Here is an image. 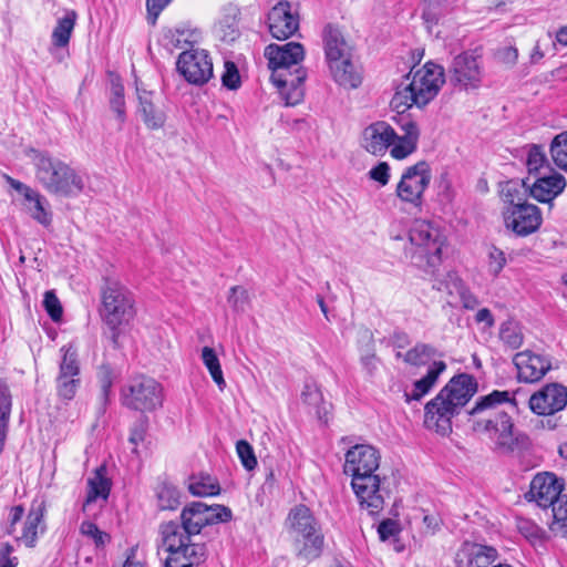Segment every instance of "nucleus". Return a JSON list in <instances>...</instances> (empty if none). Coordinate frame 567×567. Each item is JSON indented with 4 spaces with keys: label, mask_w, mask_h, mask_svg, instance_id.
I'll return each mask as SVG.
<instances>
[{
    "label": "nucleus",
    "mask_w": 567,
    "mask_h": 567,
    "mask_svg": "<svg viewBox=\"0 0 567 567\" xmlns=\"http://www.w3.org/2000/svg\"><path fill=\"white\" fill-rule=\"evenodd\" d=\"M516 404L508 391H493L480 398L470 411V422L477 433L487 434L495 450L508 454L528 446V437L514 431V423L507 412L499 409L502 403Z\"/></svg>",
    "instance_id": "obj_1"
},
{
    "label": "nucleus",
    "mask_w": 567,
    "mask_h": 567,
    "mask_svg": "<svg viewBox=\"0 0 567 567\" xmlns=\"http://www.w3.org/2000/svg\"><path fill=\"white\" fill-rule=\"evenodd\" d=\"M380 461V452L370 444H357L344 455L343 472L351 476V487L361 509L370 515L379 514L389 497L378 473Z\"/></svg>",
    "instance_id": "obj_2"
},
{
    "label": "nucleus",
    "mask_w": 567,
    "mask_h": 567,
    "mask_svg": "<svg viewBox=\"0 0 567 567\" xmlns=\"http://www.w3.org/2000/svg\"><path fill=\"white\" fill-rule=\"evenodd\" d=\"M265 56L271 70V81L279 90L286 106H293L303 100V81L307 72L300 66L305 58V49L298 42L285 44H269L265 49Z\"/></svg>",
    "instance_id": "obj_3"
},
{
    "label": "nucleus",
    "mask_w": 567,
    "mask_h": 567,
    "mask_svg": "<svg viewBox=\"0 0 567 567\" xmlns=\"http://www.w3.org/2000/svg\"><path fill=\"white\" fill-rule=\"evenodd\" d=\"M477 384L468 374L453 377L434 399L425 404L424 425L441 435L452 432V419L476 393Z\"/></svg>",
    "instance_id": "obj_4"
},
{
    "label": "nucleus",
    "mask_w": 567,
    "mask_h": 567,
    "mask_svg": "<svg viewBox=\"0 0 567 567\" xmlns=\"http://www.w3.org/2000/svg\"><path fill=\"white\" fill-rule=\"evenodd\" d=\"M400 128L401 134H398L389 123L374 122L363 130L361 145L368 153L375 156L384 155L392 146V157L403 159L416 150L420 130L410 118H402Z\"/></svg>",
    "instance_id": "obj_5"
},
{
    "label": "nucleus",
    "mask_w": 567,
    "mask_h": 567,
    "mask_svg": "<svg viewBox=\"0 0 567 567\" xmlns=\"http://www.w3.org/2000/svg\"><path fill=\"white\" fill-rule=\"evenodd\" d=\"M445 83L444 69L433 62L412 70L398 86L391 101L395 109L423 107L430 103Z\"/></svg>",
    "instance_id": "obj_6"
},
{
    "label": "nucleus",
    "mask_w": 567,
    "mask_h": 567,
    "mask_svg": "<svg viewBox=\"0 0 567 567\" xmlns=\"http://www.w3.org/2000/svg\"><path fill=\"white\" fill-rule=\"evenodd\" d=\"M35 177L41 186L51 195L74 198L85 189L84 176L70 164L32 151Z\"/></svg>",
    "instance_id": "obj_7"
},
{
    "label": "nucleus",
    "mask_w": 567,
    "mask_h": 567,
    "mask_svg": "<svg viewBox=\"0 0 567 567\" xmlns=\"http://www.w3.org/2000/svg\"><path fill=\"white\" fill-rule=\"evenodd\" d=\"M322 43L327 63L334 81L346 89H357L361 74L352 62V48L342 30L328 23L322 30Z\"/></svg>",
    "instance_id": "obj_8"
},
{
    "label": "nucleus",
    "mask_w": 567,
    "mask_h": 567,
    "mask_svg": "<svg viewBox=\"0 0 567 567\" xmlns=\"http://www.w3.org/2000/svg\"><path fill=\"white\" fill-rule=\"evenodd\" d=\"M161 544L167 556L164 567H197L208 556L205 543H197L194 536L186 534L176 522H166L159 526Z\"/></svg>",
    "instance_id": "obj_9"
},
{
    "label": "nucleus",
    "mask_w": 567,
    "mask_h": 567,
    "mask_svg": "<svg viewBox=\"0 0 567 567\" xmlns=\"http://www.w3.org/2000/svg\"><path fill=\"white\" fill-rule=\"evenodd\" d=\"M410 254L414 266L427 274H434L441 264L444 238L430 221L417 219L409 231Z\"/></svg>",
    "instance_id": "obj_10"
},
{
    "label": "nucleus",
    "mask_w": 567,
    "mask_h": 567,
    "mask_svg": "<svg viewBox=\"0 0 567 567\" xmlns=\"http://www.w3.org/2000/svg\"><path fill=\"white\" fill-rule=\"evenodd\" d=\"M101 316L105 323L115 331L118 327L128 323L135 316V300L133 293L120 281L106 279L102 289ZM117 333H113L116 342Z\"/></svg>",
    "instance_id": "obj_11"
},
{
    "label": "nucleus",
    "mask_w": 567,
    "mask_h": 567,
    "mask_svg": "<svg viewBox=\"0 0 567 567\" xmlns=\"http://www.w3.org/2000/svg\"><path fill=\"white\" fill-rule=\"evenodd\" d=\"M123 405L140 412H153L163 405V386L155 379L136 375L122 388Z\"/></svg>",
    "instance_id": "obj_12"
},
{
    "label": "nucleus",
    "mask_w": 567,
    "mask_h": 567,
    "mask_svg": "<svg viewBox=\"0 0 567 567\" xmlns=\"http://www.w3.org/2000/svg\"><path fill=\"white\" fill-rule=\"evenodd\" d=\"M231 509L225 505L208 506L202 502H193L181 513L179 528L188 535L197 536L208 525L231 520Z\"/></svg>",
    "instance_id": "obj_13"
},
{
    "label": "nucleus",
    "mask_w": 567,
    "mask_h": 567,
    "mask_svg": "<svg viewBox=\"0 0 567 567\" xmlns=\"http://www.w3.org/2000/svg\"><path fill=\"white\" fill-rule=\"evenodd\" d=\"M431 178L430 165L424 161L417 162L403 172L396 185V196L404 203L421 206Z\"/></svg>",
    "instance_id": "obj_14"
},
{
    "label": "nucleus",
    "mask_w": 567,
    "mask_h": 567,
    "mask_svg": "<svg viewBox=\"0 0 567 567\" xmlns=\"http://www.w3.org/2000/svg\"><path fill=\"white\" fill-rule=\"evenodd\" d=\"M60 351L62 359L55 379V391L61 401L69 402L75 398L81 385L80 362L78 351L73 346H63Z\"/></svg>",
    "instance_id": "obj_15"
},
{
    "label": "nucleus",
    "mask_w": 567,
    "mask_h": 567,
    "mask_svg": "<svg viewBox=\"0 0 567 567\" xmlns=\"http://www.w3.org/2000/svg\"><path fill=\"white\" fill-rule=\"evenodd\" d=\"M502 215L506 229L512 230L519 237L537 231L543 221L539 208L526 202H517V205L504 206Z\"/></svg>",
    "instance_id": "obj_16"
},
{
    "label": "nucleus",
    "mask_w": 567,
    "mask_h": 567,
    "mask_svg": "<svg viewBox=\"0 0 567 567\" xmlns=\"http://www.w3.org/2000/svg\"><path fill=\"white\" fill-rule=\"evenodd\" d=\"M482 75L478 56L468 51L456 55L449 70L450 83L461 90L477 89L481 85Z\"/></svg>",
    "instance_id": "obj_17"
},
{
    "label": "nucleus",
    "mask_w": 567,
    "mask_h": 567,
    "mask_svg": "<svg viewBox=\"0 0 567 567\" xmlns=\"http://www.w3.org/2000/svg\"><path fill=\"white\" fill-rule=\"evenodd\" d=\"M177 70L192 84L203 85L213 76V62L205 50L183 51L177 60Z\"/></svg>",
    "instance_id": "obj_18"
},
{
    "label": "nucleus",
    "mask_w": 567,
    "mask_h": 567,
    "mask_svg": "<svg viewBox=\"0 0 567 567\" xmlns=\"http://www.w3.org/2000/svg\"><path fill=\"white\" fill-rule=\"evenodd\" d=\"M528 406L536 415H554L567 406V388L557 382L547 383L529 396Z\"/></svg>",
    "instance_id": "obj_19"
},
{
    "label": "nucleus",
    "mask_w": 567,
    "mask_h": 567,
    "mask_svg": "<svg viewBox=\"0 0 567 567\" xmlns=\"http://www.w3.org/2000/svg\"><path fill=\"white\" fill-rule=\"evenodd\" d=\"M517 370V378L525 383H534L542 380L551 369V360L530 350L517 352L513 358Z\"/></svg>",
    "instance_id": "obj_20"
},
{
    "label": "nucleus",
    "mask_w": 567,
    "mask_h": 567,
    "mask_svg": "<svg viewBox=\"0 0 567 567\" xmlns=\"http://www.w3.org/2000/svg\"><path fill=\"white\" fill-rule=\"evenodd\" d=\"M563 483L553 473H539L530 482L529 495L539 507L547 508L561 496Z\"/></svg>",
    "instance_id": "obj_21"
},
{
    "label": "nucleus",
    "mask_w": 567,
    "mask_h": 567,
    "mask_svg": "<svg viewBox=\"0 0 567 567\" xmlns=\"http://www.w3.org/2000/svg\"><path fill=\"white\" fill-rule=\"evenodd\" d=\"M268 28L271 35L278 40H286L295 34L299 28V21L291 13L289 2H279L270 10Z\"/></svg>",
    "instance_id": "obj_22"
},
{
    "label": "nucleus",
    "mask_w": 567,
    "mask_h": 567,
    "mask_svg": "<svg viewBox=\"0 0 567 567\" xmlns=\"http://www.w3.org/2000/svg\"><path fill=\"white\" fill-rule=\"evenodd\" d=\"M433 288L439 291H446L451 296L457 295L465 309L474 310L480 305L477 297L454 271L447 272L444 280H437Z\"/></svg>",
    "instance_id": "obj_23"
},
{
    "label": "nucleus",
    "mask_w": 567,
    "mask_h": 567,
    "mask_svg": "<svg viewBox=\"0 0 567 567\" xmlns=\"http://www.w3.org/2000/svg\"><path fill=\"white\" fill-rule=\"evenodd\" d=\"M289 532L292 536H301L321 530L318 520L311 511L305 505L293 507L287 518Z\"/></svg>",
    "instance_id": "obj_24"
},
{
    "label": "nucleus",
    "mask_w": 567,
    "mask_h": 567,
    "mask_svg": "<svg viewBox=\"0 0 567 567\" xmlns=\"http://www.w3.org/2000/svg\"><path fill=\"white\" fill-rule=\"evenodd\" d=\"M566 181L560 174L537 178L530 187V195L538 202L550 203L565 188Z\"/></svg>",
    "instance_id": "obj_25"
},
{
    "label": "nucleus",
    "mask_w": 567,
    "mask_h": 567,
    "mask_svg": "<svg viewBox=\"0 0 567 567\" xmlns=\"http://www.w3.org/2000/svg\"><path fill=\"white\" fill-rule=\"evenodd\" d=\"M76 18L78 14L74 10L66 11L62 18L58 19L56 25L52 31V48L50 52L56 56L59 61H62V56H58V50L69 45Z\"/></svg>",
    "instance_id": "obj_26"
},
{
    "label": "nucleus",
    "mask_w": 567,
    "mask_h": 567,
    "mask_svg": "<svg viewBox=\"0 0 567 567\" xmlns=\"http://www.w3.org/2000/svg\"><path fill=\"white\" fill-rule=\"evenodd\" d=\"M45 507L43 502L39 504H33L30 508V512L27 516V519L23 525L22 535L19 538L22 540L25 546L34 547L38 535L43 534L45 529V525L43 523Z\"/></svg>",
    "instance_id": "obj_27"
},
{
    "label": "nucleus",
    "mask_w": 567,
    "mask_h": 567,
    "mask_svg": "<svg viewBox=\"0 0 567 567\" xmlns=\"http://www.w3.org/2000/svg\"><path fill=\"white\" fill-rule=\"evenodd\" d=\"M292 537L297 557L310 561L321 555L324 544V537L321 530Z\"/></svg>",
    "instance_id": "obj_28"
},
{
    "label": "nucleus",
    "mask_w": 567,
    "mask_h": 567,
    "mask_svg": "<svg viewBox=\"0 0 567 567\" xmlns=\"http://www.w3.org/2000/svg\"><path fill=\"white\" fill-rule=\"evenodd\" d=\"M446 370V363L444 361H433L432 364L429 365L426 374L420 380L413 383V390L411 393H406V400H416L419 401L425 394H427L431 389L436 384L440 375Z\"/></svg>",
    "instance_id": "obj_29"
},
{
    "label": "nucleus",
    "mask_w": 567,
    "mask_h": 567,
    "mask_svg": "<svg viewBox=\"0 0 567 567\" xmlns=\"http://www.w3.org/2000/svg\"><path fill=\"white\" fill-rule=\"evenodd\" d=\"M111 480L106 475V467L101 465L91 477L87 478L86 504L95 502L97 498L106 501L111 491Z\"/></svg>",
    "instance_id": "obj_30"
},
{
    "label": "nucleus",
    "mask_w": 567,
    "mask_h": 567,
    "mask_svg": "<svg viewBox=\"0 0 567 567\" xmlns=\"http://www.w3.org/2000/svg\"><path fill=\"white\" fill-rule=\"evenodd\" d=\"M151 95L150 92H138V113L148 128L158 130L164 125L166 116L161 109L154 105Z\"/></svg>",
    "instance_id": "obj_31"
},
{
    "label": "nucleus",
    "mask_w": 567,
    "mask_h": 567,
    "mask_svg": "<svg viewBox=\"0 0 567 567\" xmlns=\"http://www.w3.org/2000/svg\"><path fill=\"white\" fill-rule=\"evenodd\" d=\"M188 491L193 496L205 497L220 493L218 482L209 475L192 476L188 481Z\"/></svg>",
    "instance_id": "obj_32"
},
{
    "label": "nucleus",
    "mask_w": 567,
    "mask_h": 567,
    "mask_svg": "<svg viewBox=\"0 0 567 567\" xmlns=\"http://www.w3.org/2000/svg\"><path fill=\"white\" fill-rule=\"evenodd\" d=\"M27 202L29 203L28 212L34 220L45 227L51 225L52 214L47 207L48 200L39 192L34 190Z\"/></svg>",
    "instance_id": "obj_33"
},
{
    "label": "nucleus",
    "mask_w": 567,
    "mask_h": 567,
    "mask_svg": "<svg viewBox=\"0 0 567 567\" xmlns=\"http://www.w3.org/2000/svg\"><path fill=\"white\" fill-rule=\"evenodd\" d=\"M301 400L322 420L327 414L322 393L315 382H306L301 391Z\"/></svg>",
    "instance_id": "obj_34"
},
{
    "label": "nucleus",
    "mask_w": 567,
    "mask_h": 567,
    "mask_svg": "<svg viewBox=\"0 0 567 567\" xmlns=\"http://www.w3.org/2000/svg\"><path fill=\"white\" fill-rule=\"evenodd\" d=\"M11 394L8 385L0 381V453L7 439L8 424L11 413Z\"/></svg>",
    "instance_id": "obj_35"
},
{
    "label": "nucleus",
    "mask_w": 567,
    "mask_h": 567,
    "mask_svg": "<svg viewBox=\"0 0 567 567\" xmlns=\"http://www.w3.org/2000/svg\"><path fill=\"white\" fill-rule=\"evenodd\" d=\"M202 360L218 389L224 390L226 381L215 350L210 347H204L202 350Z\"/></svg>",
    "instance_id": "obj_36"
},
{
    "label": "nucleus",
    "mask_w": 567,
    "mask_h": 567,
    "mask_svg": "<svg viewBox=\"0 0 567 567\" xmlns=\"http://www.w3.org/2000/svg\"><path fill=\"white\" fill-rule=\"evenodd\" d=\"M436 353L435 348L426 343H417L412 349L408 350L404 354L396 353L398 358H402L404 362L411 365H423Z\"/></svg>",
    "instance_id": "obj_37"
},
{
    "label": "nucleus",
    "mask_w": 567,
    "mask_h": 567,
    "mask_svg": "<svg viewBox=\"0 0 567 567\" xmlns=\"http://www.w3.org/2000/svg\"><path fill=\"white\" fill-rule=\"evenodd\" d=\"M499 339L505 347L512 350H516L523 344L524 341L522 328L515 321H505L501 324L499 328Z\"/></svg>",
    "instance_id": "obj_38"
},
{
    "label": "nucleus",
    "mask_w": 567,
    "mask_h": 567,
    "mask_svg": "<svg viewBox=\"0 0 567 567\" xmlns=\"http://www.w3.org/2000/svg\"><path fill=\"white\" fill-rule=\"evenodd\" d=\"M157 506L162 511H175L181 504L179 491L167 483H163L157 487Z\"/></svg>",
    "instance_id": "obj_39"
},
{
    "label": "nucleus",
    "mask_w": 567,
    "mask_h": 567,
    "mask_svg": "<svg viewBox=\"0 0 567 567\" xmlns=\"http://www.w3.org/2000/svg\"><path fill=\"white\" fill-rule=\"evenodd\" d=\"M111 110L116 114V118L122 126L126 120L125 112V100H124V87L118 79L112 80L111 83V96H110Z\"/></svg>",
    "instance_id": "obj_40"
},
{
    "label": "nucleus",
    "mask_w": 567,
    "mask_h": 567,
    "mask_svg": "<svg viewBox=\"0 0 567 567\" xmlns=\"http://www.w3.org/2000/svg\"><path fill=\"white\" fill-rule=\"evenodd\" d=\"M553 513V523L550 528L554 533H559L563 536L567 535V499L560 497L555 503L549 505Z\"/></svg>",
    "instance_id": "obj_41"
},
{
    "label": "nucleus",
    "mask_w": 567,
    "mask_h": 567,
    "mask_svg": "<svg viewBox=\"0 0 567 567\" xmlns=\"http://www.w3.org/2000/svg\"><path fill=\"white\" fill-rule=\"evenodd\" d=\"M550 154L554 163L567 172V131L554 137L550 144Z\"/></svg>",
    "instance_id": "obj_42"
},
{
    "label": "nucleus",
    "mask_w": 567,
    "mask_h": 567,
    "mask_svg": "<svg viewBox=\"0 0 567 567\" xmlns=\"http://www.w3.org/2000/svg\"><path fill=\"white\" fill-rule=\"evenodd\" d=\"M471 567H492L497 558V551L493 547L475 545L472 549Z\"/></svg>",
    "instance_id": "obj_43"
},
{
    "label": "nucleus",
    "mask_w": 567,
    "mask_h": 567,
    "mask_svg": "<svg viewBox=\"0 0 567 567\" xmlns=\"http://www.w3.org/2000/svg\"><path fill=\"white\" fill-rule=\"evenodd\" d=\"M227 301L235 312H244L250 301L249 292L241 286H234L229 290Z\"/></svg>",
    "instance_id": "obj_44"
},
{
    "label": "nucleus",
    "mask_w": 567,
    "mask_h": 567,
    "mask_svg": "<svg viewBox=\"0 0 567 567\" xmlns=\"http://www.w3.org/2000/svg\"><path fill=\"white\" fill-rule=\"evenodd\" d=\"M237 455L247 471H252L257 466V458L252 446L245 440H240L236 444Z\"/></svg>",
    "instance_id": "obj_45"
},
{
    "label": "nucleus",
    "mask_w": 567,
    "mask_h": 567,
    "mask_svg": "<svg viewBox=\"0 0 567 567\" xmlns=\"http://www.w3.org/2000/svg\"><path fill=\"white\" fill-rule=\"evenodd\" d=\"M80 532L82 535L91 538L97 547L104 546L105 543L110 539V536L106 533L102 532L94 523L90 520H85L81 524Z\"/></svg>",
    "instance_id": "obj_46"
},
{
    "label": "nucleus",
    "mask_w": 567,
    "mask_h": 567,
    "mask_svg": "<svg viewBox=\"0 0 567 567\" xmlns=\"http://www.w3.org/2000/svg\"><path fill=\"white\" fill-rule=\"evenodd\" d=\"M506 265V257L503 250L492 246L488 250V272L494 277L498 276L499 272Z\"/></svg>",
    "instance_id": "obj_47"
},
{
    "label": "nucleus",
    "mask_w": 567,
    "mask_h": 567,
    "mask_svg": "<svg viewBox=\"0 0 567 567\" xmlns=\"http://www.w3.org/2000/svg\"><path fill=\"white\" fill-rule=\"evenodd\" d=\"M43 306L53 321L58 322L61 320L63 315L62 306L53 291H47L44 293Z\"/></svg>",
    "instance_id": "obj_48"
},
{
    "label": "nucleus",
    "mask_w": 567,
    "mask_h": 567,
    "mask_svg": "<svg viewBox=\"0 0 567 567\" xmlns=\"http://www.w3.org/2000/svg\"><path fill=\"white\" fill-rule=\"evenodd\" d=\"M225 71L221 75L223 85L229 90H237L240 86V75L236 64L231 61L225 62Z\"/></svg>",
    "instance_id": "obj_49"
},
{
    "label": "nucleus",
    "mask_w": 567,
    "mask_h": 567,
    "mask_svg": "<svg viewBox=\"0 0 567 567\" xmlns=\"http://www.w3.org/2000/svg\"><path fill=\"white\" fill-rule=\"evenodd\" d=\"M546 163L545 153L537 145H533L527 154L526 165L529 173H537Z\"/></svg>",
    "instance_id": "obj_50"
},
{
    "label": "nucleus",
    "mask_w": 567,
    "mask_h": 567,
    "mask_svg": "<svg viewBox=\"0 0 567 567\" xmlns=\"http://www.w3.org/2000/svg\"><path fill=\"white\" fill-rule=\"evenodd\" d=\"M501 196L504 202V206L517 205V202H522L518 184L514 182H507L503 186Z\"/></svg>",
    "instance_id": "obj_51"
},
{
    "label": "nucleus",
    "mask_w": 567,
    "mask_h": 567,
    "mask_svg": "<svg viewBox=\"0 0 567 567\" xmlns=\"http://www.w3.org/2000/svg\"><path fill=\"white\" fill-rule=\"evenodd\" d=\"M368 175L372 181L385 186L390 181V166L386 162H380L369 171Z\"/></svg>",
    "instance_id": "obj_52"
},
{
    "label": "nucleus",
    "mask_w": 567,
    "mask_h": 567,
    "mask_svg": "<svg viewBox=\"0 0 567 567\" xmlns=\"http://www.w3.org/2000/svg\"><path fill=\"white\" fill-rule=\"evenodd\" d=\"M172 2V0H146L147 19L155 24L159 13Z\"/></svg>",
    "instance_id": "obj_53"
},
{
    "label": "nucleus",
    "mask_w": 567,
    "mask_h": 567,
    "mask_svg": "<svg viewBox=\"0 0 567 567\" xmlns=\"http://www.w3.org/2000/svg\"><path fill=\"white\" fill-rule=\"evenodd\" d=\"M167 44L175 49H182L185 44H188V34L183 30H168L165 35Z\"/></svg>",
    "instance_id": "obj_54"
},
{
    "label": "nucleus",
    "mask_w": 567,
    "mask_h": 567,
    "mask_svg": "<svg viewBox=\"0 0 567 567\" xmlns=\"http://www.w3.org/2000/svg\"><path fill=\"white\" fill-rule=\"evenodd\" d=\"M378 533L381 540H386L399 533L398 523L392 519H385L379 525Z\"/></svg>",
    "instance_id": "obj_55"
},
{
    "label": "nucleus",
    "mask_w": 567,
    "mask_h": 567,
    "mask_svg": "<svg viewBox=\"0 0 567 567\" xmlns=\"http://www.w3.org/2000/svg\"><path fill=\"white\" fill-rule=\"evenodd\" d=\"M518 52L513 47H505L497 51V59L506 65H514L517 61Z\"/></svg>",
    "instance_id": "obj_56"
},
{
    "label": "nucleus",
    "mask_w": 567,
    "mask_h": 567,
    "mask_svg": "<svg viewBox=\"0 0 567 567\" xmlns=\"http://www.w3.org/2000/svg\"><path fill=\"white\" fill-rule=\"evenodd\" d=\"M3 178L6 182L17 192H19L23 198L27 200L34 192L30 186L23 184L22 182L12 178L11 176L4 174Z\"/></svg>",
    "instance_id": "obj_57"
},
{
    "label": "nucleus",
    "mask_w": 567,
    "mask_h": 567,
    "mask_svg": "<svg viewBox=\"0 0 567 567\" xmlns=\"http://www.w3.org/2000/svg\"><path fill=\"white\" fill-rule=\"evenodd\" d=\"M100 383L102 389V394L104 400H106L111 386H112V377H111V369L106 365H103L100 371Z\"/></svg>",
    "instance_id": "obj_58"
},
{
    "label": "nucleus",
    "mask_w": 567,
    "mask_h": 567,
    "mask_svg": "<svg viewBox=\"0 0 567 567\" xmlns=\"http://www.w3.org/2000/svg\"><path fill=\"white\" fill-rule=\"evenodd\" d=\"M145 432H146V420H141L131 430L130 442L134 445H137L140 442H142L144 440Z\"/></svg>",
    "instance_id": "obj_59"
},
{
    "label": "nucleus",
    "mask_w": 567,
    "mask_h": 567,
    "mask_svg": "<svg viewBox=\"0 0 567 567\" xmlns=\"http://www.w3.org/2000/svg\"><path fill=\"white\" fill-rule=\"evenodd\" d=\"M13 548L10 544H4L0 549V567H16L17 558L10 557Z\"/></svg>",
    "instance_id": "obj_60"
},
{
    "label": "nucleus",
    "mask_w": 567,
    "mask_h": 567,
    "mask_svg": "<svg viewBox=\"0 0 567 567\" xmlns=\"http://www.w3.org/2000/svg\"><path fill=\"white\" fill-rule=\"evenodd\" d=\"M475 321L477 323L484 322L487 328H492L495 323L494 317L487 308H482L477 311L475 315Z\"/></svg>",
    "instance_id": "obj_61"
},
{
    "label": "nucleus",
    "mask_w": 567,
    "mask_h": 567,
    "mask_svg": "<svg viewBox=\"0 0 567 567\" xmlns=\"http://www.w3.org/2000/svg\"><path fill=\"white\" fill-rule=\"evenodd\" d=\"M361 362L369 374H372L377 370L378 359L374 353L362 355Z\"/></svg>",
    "instance_id": "obj_62"
},
{
    "label": "nucleus",
    "mask_w": 567,
    "mask_h": 567,
    "mask_svg": "<svg viewBox=\"0 0 567 567\" xmlns=\"http://www.w3.org/2000/svg\"><path fill=\"white\" fill-rule=\"evenodd\" d=\"M24 514V509L22 506H14L10 511V529L9 533H13L14 525L21 520L22 516Z\"/></svg>",
    "instance_id": "obj_63"
},
{
    "label": "nucleus",
    "mask_w": 567,
    "mask_h": 567,
    "mask_svg": "<svg viewBox=\"0 0 567 567\" xmlns=\"http://www.w3.org/2000/svg\"><path fill=\"white\" fill-rule=\"evenodd\" d=\"M556 40L558 43H560L561 45H567V27H564L561 28L557 34H556Z\"/></svg>",
    "instance_id": "obj_64"
}]
</instances>
